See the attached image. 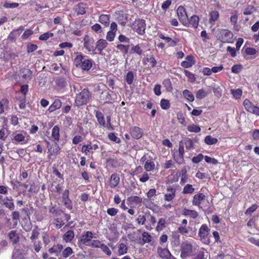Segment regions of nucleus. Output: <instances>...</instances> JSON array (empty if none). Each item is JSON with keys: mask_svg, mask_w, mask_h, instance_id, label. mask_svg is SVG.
Listing matches in <instances>:
<instances>
[{"mask_svg": "<svg viewBox=\"0 0 259 259\" xmlns=\"http://www.w3.org/2000/svg\"><path fill=\"white\" fill-rule=\"evenodd\" d=\"M74 64L76 67L81 68L83 71H88L93 66V61L87 56L79 54L74 59Z\"/></svg>", "mask_w": 259, "mask_h": 259, "instance_id": "nucleus-1", "label": "nucleus"}, {"mask_svg": "<svg viewBox=\"0 0 259 259\" xmlns=\"http://www.w3.org/2000/svg\"><path fill=\"white\" fill-rule=\"evenodd\" d=\"M197 250V246L188 241H184L181 246V257L186 259L192 256Z\"/></svg>", "mask_w": 259, "mask_h": 259, "instance_id": "nucleus-2", "label": "nucleus"}, {"mask_svg": "<svg viewBox=\"0 0 259 259\" xmlns=\"http://www.w3.org/2000/svg\"><path fill=\"white\" fill-rule=\"evenodd\" d=\"M91 97L89 91L84 89L79 94H77L75 103L76 106H80L87 104Z\"/></svg>", "mask_w": 259, "mask_h": 259, "instance_id": "nucleus-3", "label": "nucleus"}, {"mask_svg": "<svg viewBox=\"0 0 259 259\" xmlns=\"http://www.w3.org/2000/svg\"><path fill=\"white\" fill-rule=\"evenodd\" d=\"M209 230L206 225H202L199 230V236L201 241L204 244L210 243Z\"/></svg>", "mask_w": 259, "mask_h": 259, "instance_id": "nucleus-4", "label": "nucleus"}, {"mask_svg": "<svg viewBox=\"0 0 259 259\" xmlns=\"http://www.w3.org/2000/svg\"><path fill=\"white\" fill-rule=\"evenodd\" d=\"M233 36V33L230 31L224 29L219 30L218 34V37L223 42H232Z\"/></svg>", "mask_w": 259, "mask_h": 259, "instance_id": "nucleus-5", "label": "nucleus"}, {"mask_svg": "<svg viewBox=\"0 0 259 259\" xmlns=\"http://www.w3.org/2000/svg\"><path fill=\"white\" fill-rule=\"evenodd\" d=\"M243 106L247 111L259 116V107L254 105L249 99H245L243 102Z\"/></svg>", "mask_w": 259, "mask_h": 259, "instance_id": "nucleus-6", "label": "nucleus"}, {"mask_svg": "<svg viewBox=\"0 0 259 259\" xmlns=\"http://www.w3.org/2000/svg\"><path fill=\"white\" fill-rule=\"evenodd\" d=\"M132 27L133 29L140 35L145 33L146 24L144 20H136L133 23Z\"/></svg>", "mask_w": 259, "mask_h": 259, "instance_id": "nucleus-7", "label": "nucleus"}, {"mask_svg": "<svg viewBox=\"0 0 259 259\" xmlns=\"http://www.w3.org/2000/svg\"><path fill=\"white\" fill-rule=\"evenodd\" d=\"M94 39L88 36H85L83 38V46L87 50L89 54L94 55L95 47L94 46Z\"/></svg>", "mask_w": 259, "mask_h": 259, "instance_id": "nucleus-8", "label": "nucleus"}, {"mask_svg": "<svg viewBox=\"0 0 259 259\" xmlns=\"http://www.w3.org/2000/svg\"><path fill=\"white\" fill-rule=\"evenodd\" d=\"M177 15L180 21L185 26L187 25L188 16L186 12L185 9L182 6H179L177 10Z\"/></svg>", "mask_w": 259, "mask_h": 259, "instance_id": "nucleus-9", "label": "nucleus"}, {"mask_svg": "<svg viewBox=\"0 0 259 259\" xmlns=\"http://www.w3.org/2000/svg\"><path fill=\"white\" fill-rule=\"evenodd\" d=\"M94 238L95 237L92 232L87 231L82 233L80 241L83 244L89 246Z\"/></svg>", "mask_w": 259, "mask_h": 259, "instance_id": "nucleus-10", "label": "nucleus"}, {"mask_svg": "<svg viewBox=\"0 0 259 259\" xmlns=\"http://www.w3.org/2000/svg\"><path fill=\"white\" fill-rule=\"evenodd\" d=\"M108 45L106 40L100 39L96 44V47L94 51V55L101 54L102 51Z\"/></svg>", "mask_w": 259, "mask_h": 259, "instance_id": "nucleus-11", "label": "nucleus"}, {"mask_svg": "<svg viewBox=\"0 0 259 259\" xmlns=\"http://www.w3.org/2000/svg\"><path fill=\"white\" fill-rule=\"evenodd\" d=\"M25 217H24L22 221L21 225L23 229L27 232L30 231L32 228V225L30 221V219L27 212L25 211Z\"/></svg>", "mask_w": 259, "mask_h": 259, "instance_id": "nucleus-12", "label": "nucleus"}, {"mask_svg": "<svg viewBox=\"0 0 259 259\" xmlns=\"http://www.w3.org/2000/svg\"><path fill=\"white\" fill-rule=\"evenodd\" d=\"M117 25L113 22L110 25V30H109L106 35V39L109 41H112L114 39L115 34L117 31Z\"/></svg>", "mask_w": 259, "mask_h": 259, "instance_id": "nucleus-13", "label": "nucleus"}, {"mask_svg": "<svg viewBox=\"0 0 259 259\" xmlns=\"http://www.w3.org/2000/svg\"><path fill=\"white\" fill-rule=\"evenodd\" d=\"M205 199L206 197L203 194H197L193 197L192 203L194 205L200 206L204 202Z\"/></svg>", "mask_w": 259, "mask_h": 259, "instance_id": "nucleus-14", "label": "nucleus"}, {"mask_svg": "<svg viewBox=\"0 0 259 259\" xmlns=\"http://www.w3.org/2000/svg\"><path fill=\"white\" fill-rule=\"evenodd\" d=\"M220 17L219 12L217 10H212L209 13V23L213 26Z\"/></svg>", "mask_w": 259, "mask_h": 259, "instance_id": "nucleus-15", "label": "nucleus"}, {"mask_svg": "<svg viewBox=\"0 0 259 259\" xmlns=\"http://www.w3.org/2000/svg\"><path fill=\"white\" fill-rule=\"evenodd\" d=\"M195 63L194 57L191 55L187 56L185 60L181 62V65L186 68L191 67Z\"/></svg>", "mask_w": 259, "mask_h": 259, "instance_id": "nucleus-16", "label": "nucleus"}, {"mask_svg": "<svg viewBox=\"0 0 259 259\" xmlns=\"http://www.w3.org/2000/svg\"><path fill=\"white\" fill-rule=\"evenodd\" d=\"M156 223V218L149 213L145 227L148 230H151L155 227Z\"/></svg>", "mask_w": 259, "mask_h": 259, "instance_id": "nucleus-17", "label": "nucleus"}, {"mask_svg": "<svg viewBox=\"0 0 259 259\" xmlns=\"http://www.w3.org/2000/svg\"><path fill=\"white\" fill-rule=\"evenodd\" d=\"M116 247L117 248V254L118 255L120 256L125 254L127 252L128 247L126 243L121 242L120 241L117 244Z\"/></svg>", "mask_w": 259, "mask_h": 259, "instance_id": "nucleus-18", "label": "nucleus"}, {"mask_svg": "<svg viewBox=\"0 0 259 259\" xmlns=\"http://www.w3.org/2000/svg\"><path fill=\"white\" fill-rule=\"evenodd\" d=\"M50 139L54 142H58L60 139V128L57 125L52 129Z\"/></svg>", "mask_w": 259, "mask_h": 259, "instance_id": "nucleus-19", "label": "nucleus"}, {"mask_svg": "<svg viewBox=\"0 0 259 259\" xmlns=\"http://www.w3.org/2000/svg\"><path fill=\"white\" fill-rule=\"evenodd\" d=\"M32 185H28L26 184H23L21 185V186L19 187V189L18 191H19L20 193L23 192L24 194L27 195L29 196H31V193L30 191L32 189Z\"/></svg>", "mask_w": 259, "mask_h": 259, "instance_id": "nucleus-20", "label": "nucleus"}, {"mask_svg": "<svg viewBox=\"0 0 259 259\" xmlns=\"http://www.w3.org/2000/svg\"><path fill=\"white\" fill-rule=\"evenodd\" d=\"M167 191L168 193L164 194V200L169 202L175 198L176 195V190L171 187H169L167 188Z\"/></svg>", "mask_w": 259, "mask_h": 259, "instance_id": "nucleus-21", "label": "nucleus"}, {"mask_svg": "<svg viewBox=\"0 0 259 259\" xmlns=\"http://www.w3.org/2000/svg\"><path fill=\"white\" fill-rule=\"evenodd\" d=\"M131 134L134 138L137 139L140 138L142 136L141 129L137 126H134L131 128Z\"/></svg>", "mask_w": 259, "mask_h": 259, "instance_id": "nucleus-22", "label": "nucleus"}, {"mask_svg": "<svg viewBox=\"0 0 259 259\" xmlns=\"http://www.w3.org/2000/svg\"><path fill=\"white\" fill-rule=\"evenodd\" d=\"M25 254L22 249L15 248L13 252L12 259H24Z\"/></svg>", "mask_w": 259, "mask_h": 259, "instance_id": "nucleus-23", "label": "nucleus"}, {"mask_svg": "<svg viewBox=\"0 0 259 259\" xmlns=\"http://www.w3.org/2000/svg\"><path fill=\"white\" fill-rule=\"evenodd\" d=\"M157 252L160 257L168 258L171 256L169 251L166 248L159 247Z\"/></svg>", "mask_w": 259, "mask_h": 259, "instance_id": "nucleus-24", "label": "nucleus"}, {"mask_svg": "<svg viewBox=\"0 0 259 259\" xmlns=\"http://www.w3.org/2000/svg\"><path fill=\"white\" fill-rule=\"evenodd\" d=\"M60 150V147L57 142H55V143L49 148V152L51 155H57L59 153Z\"/></svg>", "mask_w": 259, "mask_h": 259, "instance_id": "nucleus-25", "label": "nucleus"}, {"mask_svg": "<svg viewBox=\"0 0 259 259\" xmlns=\"http://www.w3.org/2000/svg\"><path fill=\"white\" fill-rule=\"evenodd\" d=\"M199 22V18L196 15H193L190 17V19L188 20V24L187 26L189 25H191L194 28H197Z\"/></svg>", "mask_w": 259, "mask_h": 259, "instance_id": "nucleus-26", "label": "nucleus"}, {"mask_svg": "<svg viewBox=\"0 0 259 259\" xmlns=\"http://www.w3.org/2000/svg\"><path fill=\"white\" fill-rule=\"evenodd\" d=\"M149 214V213H145L139 215L136 219L138 224L145 226Z\"/></svg>", "mask_w": 259, "mask_h": 259, "instance_id": "nucleus-27", "label": "nucleus"}, {"mask_svg": "<svg viewBox=\"0 0 259 259\" xmlns=\"http://www.w3.org/2000/svg\"><path fill=\"white\" fill-rule=\"evenodd\" d=\"M61 105L62 103L59 100H55L54 103L49 107L48 110L50 112H53L59 109L61 107Z\"/></svg>", "mask_w": 259, "mask_h": 259, "instance_id": "nucleus-28", "label": "nucleus"}, {"mask_svg": "<svg viewBox=\"0 0 259 259\" xmlns=\"http://www.w3.org/2000/svg\"><path fill=\"white\" fill-rule=\"evenodd\" d=\"M119 182V177L116 174H112L110 178V186L114 188L117 186Z\"/></svg>", "mask_w": 259, "mask_h": 259, "instance_id": "nucleus-29", "label": "nucleus"}, {"mask_svg": "<svg viewBox=\"0 0 259 259\" xmlns=\"http://www.w3.org/2000/svg\"><path fill=\"white\" fill-rule=\"evenodd\" d=\"M8 236L13 244H16L19 241V237L15 231H10L8 234Z\"/></svg>", "mask_w": 259, "mask_h": 259, "instance_id": "nucleus-30", "label": "nucleus"}, {"mask_svg": "<svg viewBox=\"0 0 259 259\" xmlns=\"http://www.w3.org/2000/svg\"><path fill=\"white\" fill-rule=\"evenodd\" d=\"M144 167L147 171H151L154 169L155 163L153 161L148 160L145 162Z\"/></svg>", "mask_w": 259, "mask_h": 259, "instance_id": "nucleus-31", "label": "nucleus"}, {"mask_svg": "<svg viewBox=\"0 0 259 259\" xmlns=\"http://www.w3.org/2000/svg\"><path fill=\"white\" fill-rule=\"evenodd\" d=\"M183 214L186 216H189L194 219L198 216V213L196 211L186 208L183 209Z\"/></svg>", "mask_w": 259, "mask_h": 259, "instance_id": "nucleus-32", "label": "nucleus"}, {"mask_svg": "<svg viewBox=\"0 0 259 259\" xmlns=\"http://www.w3.org/2000/svg\"><path fill=\"white\" fill-rule=\"evenodd\" d=\"M74 237V234L73 231L69 230L63 235V238L66 242H69L73 239Z\"/></svg>", "mask_w": 259, "mask_h": 259, "instance_id": "nucleus-33", "label": "nucleus"}, {"mask_svg": "<svg viewBox=\"0 0 259 259\" xmlns=\"http://www.w3.org/2000/svg\"><path fill=\"white\" fill-rule=\"evenodd\" d=\"M96 117L99 123L102 126L105 127L106 122L103 114L101 112H97Z\"/></svg>", "mask_w": 259, "mask_h": 259, "instance_id": "nucleus-34", "label": "nucleus"}, {"mask_svg": "<svg viewBox=\"0 0 259 259\" xmlns=\"http://www.w3.org/2000/svg\"><path fill=\"white\" fill-rule=\"evenodd\" d=\"M142 243H141L142 245H143L145 243H149L151 241L152 237L147 232H145V231L143 232L142 234Z\"/></svg>", "mask_w": 259, "mask_h": 259, "instance_id": "nucleus-35", "label": "nucleus"}, {"mask_svg": "<svg viewBox=\"0 0 259 259\" xmlns=\"http://www.w3.org/2000/svg\"><path fill=\"white\" fill-rule=\"evenodd\" d=\"M63 248V247L61 244H57L54 245L53 247L49 249V251L51 253H55L56 255L60 252Z\"/></svg>", "mask_w": 259, "mask_h": 259, "instance_id": "nucleus-36", "label": "nucleus"}, {"mask_svg": "<svg viewBox=\"0 0 259 259\" xmlns=\"http://www.w3.org/2000/svg\"><path fill=\"white\" fill-rule=\"evenodd\" d=\"M195 191V188L191 184H187L183 188L182 193L184 194H192Z\"/></svg>", "mask_w": 259, "mask_h": 259, "instance_id": "nucleus-37", "label": "nucleus"}, {"mask_svg": "<svg viewBox=\"0 0 259 259\" xmlns=\"http://www.w3.org/2000/svg\"><path fill=\"white\" fill-rule=\"evenodd\" d=\"M73 253L72 249L70 247H67L64 250L62 249L61 253L62 256L63 258H67Z\"/></svg>", "mask_w": 259, "mask_h": 259, "instance_id": "nucleus-38", "label": "nucleus"}, {"mask_svg": "<svg viewBox=\"0 0 259 259\" xmlns=\"http://www.w3.org/2000/svg\"><path fill=\"white\" fill-rule=\"evenodd\" d=\"M165 220L163 218H160L157 223V225L156 227V230L157 231H160L163 230V229L165 227Z\"/></svg>", "mask_w": 259, "mask_h": 259, "instance_id": "nucleus-39", "label": "nucleus"}, {"mask_svg": "<svg viewBox=\"0 0 259 259\" xmlns=\"http://www.w3.org/2000/svg\"><path fill=\"white\" fill-rule=\"evenodd\" d=\"M184 97L189 101L193 102L194 100L193 95L188 90H185L183 92Z\"/></svg>", "mask_w": 259, "mask_h": 259, "instance_id": "nucleus-40", "label": "nucleus"}, {"mask_svg": "<svg viewBox=\"0 0 259 259\" xmlns=\"http://www.w3.org/2000/svg\"><path fill=\"white\" fill-rule=\"evenodd\" d=\"M204 141L207 145H213L217 143L218 139L210 136H207L205 138Z\"/></svg>", "mask_w": 259, "mask_h": 259, "instance_id": "nucleus-41", "label": "nucleus"}, {"mask_svg": "<svg viewBox=\"0 0 259 259\" xmlns=\"http://www.w3.org/2000/svg\"><path fill=\"white\" fill-rule=\"evenodd\" d=\"M231 92L233 97L236 99H240L242 95V91L239 89L231 90Z\"/></svg>", "mask_w": 259, "mask_h": 259, "instance_id": "nucleus-42", "label": "nucleus"}, {"mask_svg": "<svg viewBox=\"0 0 259 259\" xmlns=\"http://www.w3.org/2000/svg\"><path fill=\"white\" fill-rule=\"evenodd\" d=\"M134 78V75L132 71H128L125 77V79L128 84H131L133 83Z\"/></svg>", "mask_w": 259, "mask_h": 259, "instance_id": "nucleus-43", "label": "nucleus"}, {"mask_svg": "<svg viewBox=\"0 0 259 259\" xmlns=\"http://www.w3.org/2000/svg\"><path fill=\"white\" fill-rule=\"evenodd\" d=\"M207 92L203 89L198 90L196 94V97L198 99H202L207 95Z\"/></svg>", "mask_w": 259, "mask_h": 259, "instance_id": "nucleus-44", "label": "nucleus"}, {"mask_svg": "<svg viewBox=\"0 0 259 259\" xmlns=\"http://www.w3.org/2000/svg\"><path fill=\"white\" fill-rule=\"evenodd\" d=\"M188 130L190 132L198 133L200 131V127L194 124H190L188 126Z\"/></svg>", "mask_w": 259, "mask_h": 259, "instance_id": "nucleus-45", "label": "nucleus"}, {"mask_svg": "<svg viewBox=\"0 0 259 259\" xmlns=\"http://www.w3.org/2000/svg\"><path fill=\"white\" fill-rule=\"evenodd\" d=\"M99 22L105 25H107L109 24V18L108 15H102L99 17Z\"/></svg>", "mask_w": 259, "mask_h": 259, "instance_id": "nucleus-46", "label": "nucleus"}, {"mask_svg": "<svg viewBox=\"0 0 259 259\" xmlns=\"http://www.w3.org/2000/svg\"><path fill=\"white\" fill-rule=\"evenodd\" d=\"M54 36V34L51 32H47L39 37V39L40 40H47L49 38L52 37Z\"/></svg>", "mask_w": 259, "mask_h": 259, "instance_id": "nucleus-47", "label": "nucleus"}, {"mask_svg": "<svg viewBox=\"0 0 259 259\" xmlns=\"http://www.w3.org/2000/svg\"><path fill=\"white\" fill-rule=\"evenodd\" d=\"M160 106L162 109L167 110L170 107V103L169 100L162 99L160 101Z\"/></svg>", "mask_w": 259, "mask_h": 259, "instance_id": "nucleus-48", "label": "nucleus"}, {"mask_svg": "<svg viewBox=\"0 0 259 259\" xmlns=\"http://www.w3.org/2000/svg\"><path fill=\"white\" fill-rule=\"evenodd\" d=\"M184 73L185 75L188 77V80L191 82H194L195 81L196 78L194 76V75L190 72V71L185 70Z\"/></svg>", "mask_w": 259, "mask_h": 259, "instance_id": "nucleus-49", "label": "nucleus"}, {"mask_svg": "<svg viewBox=\"0 0 259 259\" xmlns=\"http://www.w3.org/2000/svg\"><path fill=\"white\" fill-rule=\"evenodd\" d=\"M28 74H31V71L28 69L24 68L20 72V75L23 79H28L29 76V75Z\"/></svg>", "mask_w": 259, "mask_h": 259, "instance_id": "nucleus-50", "label": "nucleus"}, {"mask_svg": "<svg viewBox=\"0 0 259 259\" xmlns=\"http://www.w3.org/2000/svg\"><path fill=\"white\" fill-rule=\"evenodd\" d=\"M144 62L145 63H147V62L149 63L152 67H155L157 63L156 60L153 56H150L149 58H146L144 60Z\"/></svg>", "mask_w": 259, "mask_h": 259, "instance_id": "nucleus-51", "label": "nucleus"}, {"mask_svg": "<svg viewBox=\"0 0 259 259\" xmlns=\"http://www.w3.org/2000/svg\"><path fill=\"white\" fill-rule=\"evenodd\" d=\"M102 244L103 243L98 240H92L89 246L94 248H100Z\"/></svg>", "mask_w": 259, "mask_h": 259, "instance_id": "nucleus-52", "label": "nucleus"}, {"mask_svg": "<svg viewBox=\"0 0 259 259\" xmlns=\"http://www.w3.org/2000/svg\"><path fill=\"white\" fill-rule=\"evenodd\" d=\"M258 207V205L256 204H253L249 207L245 211V213L246 215H250L252 212L255 211Z\"/></svg>", "mask_w": 259, "mask_h": 259, "instance_id": "nucleus-53", "label": "nucleus"}, {"mask_svg": "<svg viewBox=\"0 0 259 259\" xmlns=\"http://www.w3.org/2000/svg\"><path fill=\"white\" fill-rule=\"evenodd\" d=\"M91 144L84 145L82 146L81 148V152L84 153L86 155H88V153L91 152Z\"/></svg>", "mask_w": 259, "mask_h": 259, "instance_id": "nucleus-54", "label": "nucleus"}, {"mask_svg": "<svg viewBox=\"0 0 259 259\" xmlns=\"http://www.w3.org/2000/svg\"><path fill=\"white\" fill-rule=\"evenodd\" d=\"M204 159L205 161L208 163H210L212 164H217L218 163V161L213 158H211L210 157H209L208 156H204Z\"/></svg>", "mask_w": 259, "mask_h": 259, "instance_id": "nucleus-55", "label": "nucleus"}, {"mask_svg": "<svg viewBox=\"0 0 259 259\" xmlns=\"http://www.w3.org/2000/svg\"><path fill=\"white\" fill-rule=\"evenodd\" d=\"M4 204L10 209H13L14 207V204L12 200H9L8 197H7L6 200L4 201Z\"/></svg>", "mask_w": 259, "mask_h": 259, "instance_id": "nucleus-56", "label": "nucleus"}, {"mask_svg": "<svg viewBox=\"0 0 259 259\" xmlns=\"http://www.w3.org/2000/svg\"><path fill=\"white\" fill-rule=\"evenodd\" d=\"M100 248L102 250L106 253L107 255H110L111 254V251L109 247L105 244H102Z\"/></svg>", "mask_w": 259, "mask_h": 259, "instance_id": "nucleus-57", "label": "nucleus"}, {"mask_svg": "<svg viewBox=\"0 0 259 259\" xmlns=\"http://www.w3.org/2000/svg\"><path fill=\"white\" fill-rule=\"evenodd\" d=\"M64 223L60 219H56L54 221V224L57 228H60L64 225Z\"/></svg>", "mask_w": 259, "mask_h": 259, "instance_id": "nucleus-58", "label": "nucleus"}, {"mask_svg": "<svg viewBox=\"0 0 259 259\" xmlns=\"http://www.w3.org/2000/svg\"><path fill=\"white\" fill-rule=\"evenodd\" d=\"M165 41L168 43V45L170 47H174L177 44V41L176 40H173L171 38L167 36L165 38Z\"/></svg>", "mask_w": 259, "mask_h": 259, "instance_id": "nucleus-59", "label": "nucleus"}, {"mask_svg": "<svg viewBox=\"0 0 259 259\" xmlns=\"http://www.w3.org/2000/svg\"><path fill=\"white\" fill-rule=\"evenodd\" d=\"M204 157L202 154H198L192 158V161L194 163H198L200 162Z\"/></svg>", "mask_w": 259, "mask_h": 259, "instance_id": "nucleus-60", "label": "nucleus"}, {"mask_svg": "<svg viewBox=\"0 0 259 259\" xmlns=\"http://www.w3.org/2000/svg\"><path fill=\"white\" fill-rule=\"evenodd\" d=\"M156 190L155 189H151L147 193L148 198L151 199L154 196L156 195Z\"/></svg>", "mask_w": 259, "mask_h": 259, "instance_id": "nucleus-61", "label": "nucleus"}, {"mask_svg": "<svg viewBox=\"0 0 259 259\" xmlns=\"http://www.w3.org/2000/svg\"><path fill=\"white\" fill-rule=\"evenodd\" d=\"M63 202L68 209L71 210L72 208V202L69 198L63 200Z\"/></svg>", "mask_w": 259, "mask_h": 259, "instance_id": "nucleus-62", "label": "nucleus"}, {"mask_svg": "<svg viewBox=\"0 0 259 259\" xmlns=\"http://www.w3.org/2000/svg\"><path fill=\"white\" fill-rule=\"evenodd\" d=\"M109 139L112 141L115 142L116 143H118L120 141V140L114 133H110L108 135Z\"/></svg>", "mask_w": 259, "mask_h": 259, "instance_id": "nucleus-63", "label": "nucleus"}, {"mask_svg": "<svg viewBox=\"0 0 259 259\" xmlns=\"http://www.w3.org/2000/svg\"><path fill=\"white\" fill-rule=\"evenodd\" d=\"M242 67L240 65H235L232 66L231 70L232 72L238 73L241 70Z\"/></svg>", "mask_w": 259, "mask_h": 259, "instance_id": "nucleus-64", "label": "nucleus"}]
</instances>
